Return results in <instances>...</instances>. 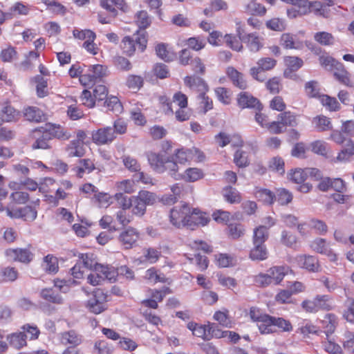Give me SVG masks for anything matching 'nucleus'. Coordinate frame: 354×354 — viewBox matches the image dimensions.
Segmentation results:
<instances>
[{"mask_svg": "<svg viewBox=\"0 0 354 354\" xmlns=\"http://www.w3.org/2000/svg\"><path fill=\"white\" fill-rule=\"evenodd\" d=\"M79 163L80 165V167H75L73 168V170L79 178H82L84 172L89 174L93 170L97 169L95 167L93 162L88 158L80 159L79 160Z\"/></svg>", "mask_w": 354, "mask_h": 354, "instance_id": "nucleus-20", "label": "nucleus"}, {"mask_svg": "<svg viewBox=\"0 0 354 354\" xmlns=\"http://www.w3.org/2000/svg\"><path fill=\"white\" fill-rule=\"evenodd\" d=\"M317 306V311L330 310L332 309V305L329 301V297L327 295H318L315 297Z\"/></svg>", "mask_w": 354, "mask_h": 354, "instance_id": "nucleus-61", "label": "nucleus"}, {"mask_svg": "<svg viewBox=\"0 0 354 354\" xmlns=\"http://www.w3.org/2000/svg\"><path fill=\"white\" fill-rule=\"evenodd\" d=\"M313 122L318 131H325L333 129L330 119L324 115L314 118Z\"/></svg>", "mask_w": 354, "mask_h": 354, "instance_id": "nucleus-32", "label": "nucleus"}, {"mask_svg": "<svg viewBox=\"0 0 354 354\" xmlns=\"http://www.w3.org/2000/svg\"><path fill=\"white\" fill-rule=\"evenodd\" d=\"M208 331L210 339L213 337L222 338L227 336L229 330L223 331L219 326L214 323H208Z\"/></svg>", "mask_w": 354, "mask_h": 354, "instance_id": "nucleus-48", "label": "nucleus"}, {"mask_svg": "<svg viewBox=\"0 0 354 354\" xmlns=\"http://www.w3.org/2000/svg\"><path fill=\"white\" fill-rule=\"evenodd\" d=\"M320 64L326 70H333L342 67V64L336 61L334 58L329 55H322L319 58Z\"/></svg>", "mask_w": 354, "mask_h": 354, "instance_id": "nucleus-34", "label": "nucleus"}, {"mask_svg": "<svg viewBox=\"0 0 354 354\" xmlns=\"http://www.w3.org/2000/svg\"><path fill=\"white\" fill-rule=\"evenodd\" d=\"M62 340L65 344H70L73 346H77L82 342L81 337L74 330L63 333Z\"/></svg>", "mask_w": 354, "mask_h": 354, "instance_id": "nucleus-47", "label": "nucleus"}, {"mask_svg": "<svg viewBox=\"0 0 354 354\" xmlns=\"http://www.w3.org/2000/svg\"><path fill=\"white\" fill-rule=\"evenodd\" d=\"M209 221V218L206 216L205 213L201 212L197 209H191L188 229L193 230L199 225L205 226Z\"/></svg>", "mask_w": 354, "mask_h": 354, "instance_id": "nucleus-9", "label": "nucleus"}, {"mask_svg": "<svg viewBox=\"0 0 354 354\" xmlns=\"http://www.w3.org/2000/svg\"><path fill=\"white\" fill-rule=\"evenodd\" d=\"M140 237L139 232L133 227H129L122 231L118 237V241L125 250L135 247Z\"/></svg>", "mask_w": 354, "mask_h": 354, "instance_id": "nucleus-3", "label": "nucleus"}, {"mask_svg": "<svg viewBox=\"0 0 354 354\" xmlns=\"http://www.w3.org/2000/svg\"><path fill=\"white\" fill-rule=\"evenodd\" d=\"M156 53L160 58L165 62L173 60V55L167 50V46L165 44H158L156 46Z\"/></svg>", "mask_w": 354, "mask_h": 354, "instance_id": "nucleus-57", "label": "nucleus"}, {"mask_svg": "<svg viewBox=\"0 0 354 354\" xmlns=\"http://www.w3.org/2000/svg\"><path fill=\"white\" fill-rule=\"evenodd\" d=\"M32 133L34 134L41 133V136L36 138V140L32 144V149H48L50 148V146L48 144V141L50 140L49 134H48L45 131H37L36 129L33 130Z\"/></svg>", "mask_w": 354, "mask_h": 354, "instance_id": "nucleus-29", "label": "nucleus"}, {"mask_svg": "<svg viewBox=\"0 0 354 354\" xmlns=\"http://www.w3.org/2000/svg\"><path fill=\"white\" fill-rule=\"evenodd\" d=\"M131 207H133L132 212L135 215L142 216L146 212L147 205H145V203L138 200L136 196H133Z\"/></svg>", "mask_w": 354, "mask_h": 354, "instance_id": "nucleus-62", "label": "nucleus"}, {"mask_svg": "<svg viewBox=\"0 0 354 354\" xmlns=\"http://www.w3.org/2000/svg\"><path fill=\"white\" fill-rule=\"evenodd\" d=\"M184 82L191 89L196 90L200 93L208 91L207 84L200 77L196 75L186 76L184 79Z\"/></svg>", "mask_w": 354, "mask_h": 354, "instance_id": "nucleus-14", "label": "nucleus"}, {"mask_svg": "<svg viewBox=\"0 0 354 354\" xmlns=\"http://www.w3.org/2000/svg\"><path fill=\"white\" fill-rule=\"evenodd\" d=\"M191 207L185 203L182 205L175 206L170 210L169 221L176 228H188Z\"/></svg>", "mask_w": 354, "mask_h": 354, "instance_id": "nucleus-2", "label": "nucleus"}, {"mask_svg": "<svg viewBox=\"0 0 354 354\" xmlns=\"http://www.w3.org/2000/svg\"><path fill=\"white\" fill-rule=\"evenodd\" d=\"M144 83V80L141 76L136 75H129L127 77L126 84L129 88L140 89Z\"/></svg>", "mask_w": 354, "mask_h": 354, "instance_id": "nucleus-54", "label": "nucleus"}, {"mask_svg": "<svg viewBox=\"0 0 354 354\" xmlns=\"http://www.w3.org/2000/svg\"><path fill=\"white\" fill-rule=\"evenodd\" d=\"M163 167L164 172L168 171L169 174L174 179L178 180L182 178V175L178 172L179 167L174 157H166Z\"/></svg>", "mask_w": 354, "mask_h": 354, "instance_id": "nucleus-25", "label": "nucleus"}, {"mask_svg": "<svg viewBox=\"0 0 354 354\" xmlns=\"http://www.w3.org/2000/svg\"><path fill=\"white\" fill-rule=\"evenodd\" d=\"M105 100L106 101L104 104H106L107 109L109 111H111L115 114H119L122 113L123 110V106L117 97L111 96Z\"/></svg>", "mask_w": 354, "mask_h": 354, "instance_id": "nucleus-38", "label": "nucleus"}, {"mask_svg": "<svg viewBox=\"0 0 354 354\" xmlns=\"http://www.w3.org/2000/svg\"><path fill=\"white\" fill-rule=\"evenodd\" d=\"M73 35L75 38L80 40H95L96 38L95 33L93 31L88 29L80 30L75 28L73 31Z\"/></svg>", "mask_w": 354, "mask_h": 354, "instance_id": "nucleus-52", "label": "nucleus"}, {"mask_svg": "<svg viewBox=\"0 0 354 354\" xmlns=\"http://www.w3.org/2000/svg\"><path fill=\"white\" fill-rule=\"evenodd\" d=\"M292 200V194L286 189H279L274 194V201H277L281 205L290 203Z\"/></svg>", "mask_w": 354, "mask_h": 354, "instance_id": "nucleus-36", "label": "nucleus"}, {"mask_svg": "<svg viewBox=\"0 0 354 354\" xmlns=\"http://www.w3.org/2000/svg\"><path fill=\"white\" fill-rule=\"evenodd\" d=\"M234 162L239 167H245L249 165L247 153L242 150H236L234 155Z\"/></svg>", "mask_w": 354, "mask_h": 354, "instance_id": "nucleus-53", "label": "nucleus"}, {"mask_svg": "<svg viewBox=\"0 0 354 354\" xmlns=\"http://www.w3.org/2000/svg\"><path fill=\"white\" fill-rule=\"evenodd\" d=\"M122 162L125 167L131 172H137L141 170V166L138 160L130 156H123Z\"/></svg>", "mask_w": 354, "mask_h": 354, "instance_id": "nucleus-46", "label": "nucleus"}, {"mask_svg": "<svg viewBox=\"0 0 354 354\" xmlns=\"http://www.w3.org/2000/svg\"><path fill=\"white\" fill-rule=\"evenodd\" d=\"M261 319V320L258 322L257 326L261 334H270L276 331L273 328V321L271 315L264 313Z\"/></svg>", "mask_w": 354, "mask_h": 354, "instance_id": "nucleus-28", "label": "nucleus"}, {"mask_svg": "<svg viewBox=\"0 0 354 354\" xmlns=\"http://www.w3.org/2000/svg\"><path fill=\"white\" fill-rule=\"evenodd\" d=\"M147 32L137 31L133 37L130 36L124 37L122 39L121 47L124 54L131 56L136 50V46L141 52H143L147 47Z\"/></svg>", "mask_w": 354, "mask_h": 354, "instance_id": "nucleus-1", "label": "nucleus"}, {"mask_svg": "<svg viewBox=\"0 0 354 354\" xmlns=\"http://www.w3.org/2000/svg\"><path fill=\"white\" fill-rule=\"evenodd\" d=\"M263 39L254 33L246 34L242 39V41L246 44V46L252 52H258L263 46Z\"/></svg>", "mask_w": 354, "mask_h": 354, "instance_id": "nucleus-16", "label": "nucleus"}, {"mask_svg": "<svg viewBox=\"0 0 354 354\" xmlns=\"http://www.w3.org/2000/svg\"><path fill=\"white\" fill-rule=\"evenodd\" d=\"M166 156L163 153L149 151L147 153L148 162L152 169L158 174L164 173L163 165L165 163Z\"/></svg>", "mask_w": 354, "mask_h": 354, "instance_id": "nucleus-10", "label": "nucleus"}, {"mask_svg": "<svg viewBox=\"0 0 354 354\" xmlns=\"http://www.w3.org/2000/svg\"><path fill=\"white\" fill-rule=\"evenodd\" d=\"M256 198L263 203L271 205L274 203V194L269 189H261L255 192Z\"/></svg>", "mask_w": 354, "mask_h": 354, "instance_id": "nucleus-37", "label": "nucleus"}, {"mask_svg": "<svg viewBox=\"0 0 354 354\" xmlns=\"http://www.w3.org/2000/svg\"><path fill=\"white\" fill-rule=\"evenodd\" d=\"M203 177V173L201 169L198 168H189L185 170L184 176L182 178L186 181L194 182Z\"/></svg>", "mask_w": 354, "mask_h": 354, "instance_id": "nucleus-43", "label": "nucleus"}, {"mask_svg": "<svg viewBox=\"0 0 354 354\" xmlns=\"http://www.w3.org/2000/svg\"><path fill=\"white\" fill-rule=\"evenodd\" d=\"M281 242L288 248H294L297 243V237L292 233L283 230L281 232Z\"/></svg>", "mask_w": 354, "mask_h": 354, "instance_id": "nucleus-56", "label": "nucleus"}, {"mask_svg": "<svg viewBox=\"0 0 354 354\" xmlns=\"http://www.w3.org/2000/svg\"><path fill=\"white\" fill-rule=\"evenodd\" d=\"M20 117V112L10 104H5L0 110V120L2 123L17 122Z\"/></svg>", "mask_w": 354, "mask_h": 354, "instance_id": "nucleus-11", "label": "nucleus"}, {"mask_svg": "<svg viewBox=\"0 0 354 354\" xmlns=\"http://www.w3.org/2000/svg\"><path fill=\"white\" fill-rule=\"evenodd\" d=\"M288 267L274 266L270 268L268 272H270L274 284L279 283L284 276L288 272Z\"/></svg>", "mask_w": 354, "mask_h": 354, "instance_id": "nucleus-30", "label": "nucleus"}, {"mask_svg": "<svg viewBox=\"0 0 354 354\" xmlns=\"http://www.w3.org/2000/svg\"><path fill=\"white\" fill-rule=\"evenodd\" d=\"M268 252L265 244H253L249 257L253 261H263L268 258Z\"/></svg>", "mask_w": 354, "mask_h": 354, "instance_id": "nucleus-21", "label": "nucleus"}, {"mask_svg": "<svg viewBox=\"0 0 354 354\" xmlns=\"http://www.w3.org/2000/svg\"><path fill=\"white\" fill-rule=\"evenodd\" d=\"M225 41L227 46L235 51L240 52L243 49L242 39L236 35L227 34L225 36Z\"/></svg>", "mask_w": 354, "mask_h": 354, "instance_id": "nucleus-35", "label": "nucleus"}, {"mask_svg": "<svg viewBox=\"0 0 354 354\" xmlns=\"http://www.w3.org/2000/svg\"><path fill=\"white\" fill-rule=\"evenodd\" d=\"M27 336L24 332L13 333L7 336L10 345L17 349H20L26 345Z\"/></svg>", "mask_w": 354, "mask_h": 354, "instance_id": "nucleus-22", "label": "nucleus"}, {"mask_svg": "<svg viewBox=\"0 0 354 354\" xmlns=\"http://www.w3.org/2000/svg\"><path fill=\"white\" fill-rule=\"evenodd\" d=\"M40 297L48 302L55 304H63L62 297L53 288H44L40 292Z\"/></svg>", "mask_w": 354, "mask_h": 354, "instance_id": "nucleus-23", "label": "nucleus"}, {"mask_svg": "<svg viewBox=\"0 0 354 354\" xmlns=\"http://www.w3.org/2000/svg\"><path fill=\"white\" fill-rule=\"evenodd\" d=\"M66 151L68 156L72 157H82L85 154V149L83 145L79 141H71L66 147Z\"/></svg>", "mask_w": 354, "mask_h": 354, "instance_id": "nucleus-27", "label": "nucleus"}, {"mask_svg": "<svg viewBox=\"0 0 354 354\" xmlns=\"http://www.w3.org/2000/svg\"><path fill=\"white\" fill-rule=\"evenodd\" d=\"M6 210L7 215L10 218H21L28 221H33L37 216V211L28 205L15 210H11L9 207H6Z\"/></svg>", "mask_w": 354, "mask_h": 354, "instance_id": "nucleus-5", "label": "nucleus"}, {"mask_svg": "<svg viewBox=\"0 0 354 354\" xmlns=\"http://www.w3.org/2000/svg\"><path fill=\"white\" fill-rule=\"evenodd\" d=\"M5 253L8 259L26 264L29 263L34 257L33 253L27 248H9Z\"/></svg>", "mask_w": 354, "mask_h": 354, "instance_id": "nucleus-4", "label": "nucleus"}, {"mask_svg": "<svg viewBox=\"0 0 354 354\" xmlns=\"http://www.w3.org/2000/svg\"><path fill=\"white\" fill-rule=\"evenodd\" d=\"M187 44L190 48L198 51L205 46L206 41L203 37H193L187 39Z\"/></svg>", "mask_w": 354, "mask_h": 354, "instance_id": "nucleus-50", "label": "nucleus"}, {"mask_svg": "<svg viewBox=\"0 0 354 354\" xmlns=\"http://www.w3.org/2000/svg\"><path fill=\"white\" fill-rule=\"evenodd\" d=\"M223 196L227 202L239 203L241 201L240 193L234 187L229 186L223 189Z\"/></svg>", "mask_w": 354, "mask_h": 354, "instance_id": "nucleus-33", "label": "nucleus"}, {"mask_svg": "<svg viewBox=\"0 0 354 354\" xmlns=\"http://www.w3.org/2000/svg\"><path fill=\"white\" fill-rule=\"evenodd\" d=\"M218 100L224 104H229L231 101L230 91L224 87H217L214 90Z\"/></svg>", "mask_w": 354, "mask_h": 354, "instance_id": "nucleus-55", "label": "nucleus"}, {"mask_svg": "<svg viewBox=\"0 0 354 354\" xmlns=\"http://www.w3.org/2000/svg\"><path fill=\"white\" fill-rule=\"evenodd\" d=\"M115 138L113 128L106 127L99 129L92 133L93 141L97 145H105L111 142Z\"/></svg>", "mask_w": 354, "mask_h": 354, "instance_id": "nucleus-6", "label": "nucleus"}, {"mask_svg": "<svg viewBox=\"0 0 354 354\" xmlns=\"http://www.w3.org/2000/svg\"><path fill=\"white\" fill-rule=\"evenodd\" d=\"M136 23L140 28L138 31H145L151 25V19L146 10H140L136 15Z\"/></svg>", "mask_w": 354, "mask_h": 354, "instance_id": "nucleus-31", "label": "nucleus"}, {"mask_svg": "<svg viewBox=\"0 0 354 354\" xmlns=\"http://www.w3.org/2000/svg\"><path fill=\"white\" fill-rule=\"evenodd\" d=\"M36 130L45 131L48 134H49L50 140L53 138H56L57 139L66 140L71 138V135L59 125L55 126V124L48 123L46 124L45 127L37 128Z\"/></svg>", "mask_w": 354, "mask_h": 354, "instance_id": "nucleus-8", "label": "nucleus"}, {"mask_svg": "<svg viewBox=\"0 0 354 354\" xmlns=\"http://www.w3.org/2000/svg\"><path fill=\"white\" fill-rule=\"evenodd\" d=\"M138 200L145 203V205H149L153 204L156 201L155 195L146 190H142L138 192V196H136Z\"/></svg>", "mask_w": 354, "mask_h": 354, "instance_id": "nucleus-59", "label": "nucleus"}, {"mask_svg": "<svg viewBox=\"0 0 354 354\" xmlns=\"http://www.w3.org/2000/svg\"><path fill=\"white\" fill-rule=\"evenodd\" d=\"M93 94L95 100L102 101L107 98L108 89L104 85L98 84L93 88Z\"/></svg>", "mask_w": 354, "mask_h": 354, "instance_id": "nucleus-63", "label": "nucleus"}, {"mask_svg": "<svg viewBox=\"0 0 354 354\" xmlns=\"http://www.w3.org/2000/svg\"><path fill=\"white\" fill-rule=\"evenodd\" d=\"M281 44L287 49H301L303 47L302 42L296 39V36L290 33H284L280 39Z\"/></svg>", "mask_w": 354, "mask_h": 354, "instance_id": "nucleus-19", "label": "nucleus"}, {"mask_svg": "<svg viewBox=\"0 0 354 354\" xmlns=\"http://www.w3.org/2000/svg\"><path fill=\"white\" fill-rule=\"evenodd\" d=\"M299 266L311 272H318L320 268L317 257L311 255H300L297 257Z\"/></svg>", "mask_w": 354, "mask_h": 354, "instance_id": "nucleus-12", "label": "nucleus"}, {"mask_svg": "<svg viewBox=\"0 0 354 354\" xmlns=\"http://www.w3.org/2000/svg\"><path fill=\"white\" fill-rule=\"evenodd\" d=\"M269 237V231L266 226L259 225L253 230L252 243L265 244Z\"/></svg>", "mask_w": 354, "mask_h": 354, "instance_id": "nucleus-26", "label": "nucleus"}, {"mask_svg": "<svg viewBox=\"0 0 354 354\" xmlns=\"http://www.w3.org/2000/svg\"><path fill=\"white\" fill-rule=\"evenodd\" d=\"M354 156V142L351 139H347L343 144L342 149L338 153L336 159L339 162L349 161Z\"/></svg>", "mask_w": 354, "mask_h": 354, "instance_id": "nucleus-17", "label": "nucleus"}, {"mask_svg": "<svg viewBox=\"0 0 354 354\" xmlns=\"http://www.w3.org/2000/svg\"><path fill=\"white\" fill-rule=\"evenodd\" d=\"M228 236L232 239H237L244 234L245 230L241 224H230L227 226Z\"/></svg>", "mask_w": 354, "mask_h": 354, "instance_id": "nucleus-49", "label": "nucleus"}, {"mask_svg": "<svg viewBox=\"0 0 354 354\" xmlns=\"http://www.w3.org/2000/svg\"><path fill=\"white\" fill-rule=\"evenodd\" d=\"M45 270L49 273H56L58 271V261L57 257L52 254H48L44 259Z\"/></svg>", "mask_w": 354, "mask_h": 354, "instance_id": "nucleus-45", "label": "nucleus"}, {"mask_svg": "<svg viewBox=\"0 0 354 354\" xmlns=\"http://www.w3.org/2000/svg\"><path fill=\"white\" fill-rule=\"evenodd\" d=\"M305 91L306 95L310 97H319L322 95H319V88H318V83L316 81H310L305 84Z\"/></svg>", "mask_w": 354, "mask_h": 354, "instance_id": "nucleus-51", "label": "nucleus"}, {"mask_svg": "<svg viewBox=\"0 0 354 354\" xmlns=\"http://www.w3.org/2000/svg\"><path fill=\"white\" fill-rule=\"evenodd\" d=\"M310 248L316 252L328 256L332 255L333 257L332 260L333 261L336 259V255L332 254L330 250L326 245V240L324 239L317 238L315 239L313 241H312Z\"/></svg>", "mask_w": 354, "mask_h": 354, "instance_id": "nucleus-24", "label": "nucleus"}, {"mask_svg": "<svg viewBox=\"0 0 354 354\" xmlns=\"http://www.w3.org/2000/svg\"><path fill=\"white\" fill-rule=\"evenodd\" d=\"M115 198L122 209H128L132 205L133 197L129 198L122 193H117Z\"/></svg>", "mask_w": 354, "mask_h": 354, "instance_id": "nucleus-58", "label": "nucleus"}, {"mask_svg": "<svg viewBox=\"0 0 354 354\" xmlns=\"http://www.w3.org/2000/svg\"><path fill=\"white\" fill-rule=\"evenodd\" d=\"M23 115L26 120L39 123L45 121L46 116L44 112L37 106H27L23 110Z\"/></svg>", "mask_w": 354, "mask_h": 354, "instance_id": "nucleus-13", "label": "nucleus"}, {"mask_svg": "<svg viewBox=\"0 0 354 354\" xmlns=\"http://www.w3.org/2000/svg\"><path fill=\"white\" fill-rule=\"evenodd\" d=\"M273 321V328L277 327L283 332H290L292 330V325L289 320L285 319L283 317H278L272 316Z\"/></svg>", "mask_w": 354, "mask_h": 354, "instance_id": "nucleus-42", "label": "nucleus"}, {"mask_svg": "<svg viewBox=\"0 0 354 354\" xmlns=\"http://www.w3.org/2000/svg\"><path fill=\"white\" fill-rule=\"evenodd\" d=\"M345 304L347 309L344 313V317L346 321L354 324V299L348 298Z\"/></svg>", "mask_w": 354, "mask_h": 354, "instance_id": "nucleus-60", "label": "nucleus"}, {"mask_svg": "<svg viewBox=\"0 0 354 354\" xmlns=\"http://www.w3.org/2000/svg\"><path fill=\"white\" fill-rule=\"evenodd\" d=\"M308 226L315 230L318 234H325L328 231V227L325 222L322 220L312 218L308 223Z\"/></svg>", "mask_w": 354, "mask_h": 354, "instance_id": "nucleus-44", "label": "nucleus"}, {"mask_svg": "<svg viewBox=\"0 0 354 354\" xmlns=\"http://www.w3.org/2000/svg\"><path fill=\"white\" fill-rule=\"evenodd\" d=\"M278 119L282 124V126L296 127L297 121L296 116L290 111H284L278 115Z\"/></svg>", "mask_w": 354, "mask_h": 354, "instance_id": "nucleus-40", "label": "nucleus"}, {"mask_svg": "<svg viewBox=\"0 0 354 354\" xmlns=\"http://www.w3.org/2000/svg\"><path fill=\"white\" fill-rule=\"evenodd\" d=\"M319 99L322 105L326 107L329 111H336L340 108L339 102L335 97H330L327 95H322Z\"/></svg>", "mask_w": 354, "mask_h": 354, "instance_id": "nucleus-41", "label": "nucleus"}, {"mask_svg": "<svg viewBox=\"0 0 354 354\" xmlns=\"http://www.w3.org/2000/svg\"><path fill=\"white\" fill-rule=\"evenodd\" d=\"M266 26L272 30L283 31L286 28V24L283 19L274 18L266 22Z\"/></svg>", "mask_w": 354, "mask_h": 354, "instance_id": "nucleus-64", "label": "nucleus"}, {"mask_svg": "<svg viewBox=\"0 0 354 354\" xmlns=\"http://www.w3.org/2000/svg\"><path fill=\"white\" fill-rule=\"evenodd\" d=\"M314 39L323 46H330L334 43V37L328 32H317L314 35Z\"/></svg>", "mask_w": 354, "mask_h": 354, "instance_id": "nucleus-39", "label": "nucleus"}, {"mask_svg": "<svg viewBox=\"0 0 354 354\" xmlns=\"http://www.w3.org/2000/svg\"><path fill=\"white\" fill-rule=\"evenodd\" d=\"M227 75L234 86L242 90L247 88L248 84L244 79V75L234 67L227 68Z\"/></svg>", "mask_w": 354, "mask_h": 354, "instance_id": "nucleus-15", "label": "nucleus"}, {"mask_svg": "<svg viewBox=\"0 0 354 354\" xmlns=\"http://www.w3.org/2000/svg\"><path fill=\"white\" fill-rule=\"evenodd\" d=\"M95 272H99L102 274L103 280L107 279L111 282L116 281V277L119 275L118 268L115 269L111 266H104L102 264L95 265Z\"/></svg>", "mask_w": 354, "mask_h": 354, "instance_id": "nucleus-18", "label": "nucleus"}, {"mask_svg": "<svg viewBox=\"0 0 354 354\" xmlns=\"http://www.w3.org/2000/svg\"><path fill=\"white\" fill-rule=\"evenodd\" d=\"M238 105L242 108L255 109L260 111L263 106L259 100L247 92H241L237 98Z\"/></svg>", "mask_w": 354, "mask_h": 354, "instance_id": "nucleus-7", "label": "nucleus"}]
</instances>
